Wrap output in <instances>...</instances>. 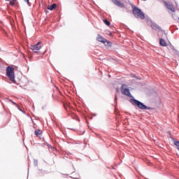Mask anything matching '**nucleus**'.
Returning <instances> with one entry per match:
<instances>
[{"instance_id": "f3484780", "label": "nucleus", "mask_w": 179, "mask_h": 179, "mask_svg": "<svg viewBox=\"0 0 179 179\" xmlns=\"http://www.w3.org/2000/svg\"><path fill=\"white\" fill-rule=\"evenodd\" d=\"M34 163L36 165H37V161L34 160Z\"/></svg>"}, {"instance_id": "ddd939ff", "label": "nucleus", "mask_w": 179, "mask_h": 179, "mask_svg": "<svg viewBox=\"0 0 179 179\" xmlns=\"http://www.w3.org/2000/svg\"><path fill=\"white\" fill-rule=\"evenodd\" d=\"M103 23H105V24H106V26H110V21H108L107 20H103Z\"/></svg>"}, {"instance_id": "20e7f679", "label": "nucleus", "mask_w": 179, "mask_h": 179, "mask_svg": "<svg viewBox=\"0 0 179 179\" xmlns=\"http://www.w3.org/2000/svg\"><path fill=\"white\" fill-rule=\"evenodd\" d=\"M127 87L125 85H122L121 87V92L122 94H124L125 96H128L129 97H131V92L129 91V89L124 88Z\"/></svg>"}, {"instance_id": "1a4fd4ad", "label": "nucleus", "mask_w": 179, "mask_h": 179, "mask_svg": "<svg viewBox=\"0 0 179 179\" xmlns=\"http://www.w3.org/2000/svg\"><path fill=\"white\" fill-rule=\"evenodd\" d=\"M159 44L162 45V47H167V43H166V41L164 39L161 38L159 40Z\"/></svg>"}, {"instance_id": "9b49d317", "label": "nucleus", "mask_w": 179, "mask_h": 179, "mask_svg": "<svg viewBox=\"0 0 179 179\" xmlns=\"http://www.w3.org/2000/svg\"><path fill=\"white\" fill-rule=\"evenodd\" d=\"M151 27L154 29H160V27H159V25H157L156 23H152L151 24Z\"/></svg>"}, {"instance_id": "412c9836", "label": "nucleus", "mask_w": 179, "mask_h": 179, "mask_svg": "<svg viewBox=\"0 0 179 179\" xmlns=\"http://www.w3.org/2000/svg\"><path fill=\"white\" fill-rule=\"evenodd\" d=\"M178 150H179V148H178Z\"/></svg>"}, {"instance_id": "f257e3e1", "label": "nucleus", "mask_w": 179, "mask_h": 179, "mask_svg": "<svg viewBox=\"0 0 179 179\" xmlns=\"http://www.w3.org/2000/svg\"><path fill=\"white\" fill-rule=\"evenodd\" d=\"M6 76L10 79L13 83H16V80H15V68L8 66L6 70Z\"/></svg>"}, {"instance_id": "0eeeda50", "label": "nucleus", "mask_w": 179, "mask_h": 179, "mask_svg": "<svg viewBox=\"0 0 179 179\" xmlns=\"http://www.w3.org/2000/svg\"><path fill=\"white\" fill-rule=\"evenodd\" d=\"M112 1L113 2V3H115V5L119 6V8H124V4H122L121 1L118 0H112Z\"/></svg>"}, {"instance_id": "2eb2a0df", "label": "nucleus", "mask_w": 179, "mask_h": 179, "mask_svg": "<svg viewBox=\"0 0 179 179\" xmlns=\"http://www.w3.org/2000/svg\"><path fill=\"white\" fill-rule=\"evenodd\" d=\"M174 145H175L176 146H177L178 148H179V141H174Z\"/></svg>"}, {"instance_id": "39448f33", "label": "nucleus", "mask_w": 179, "mask_h": 179, "mask_svg": "<svg viewBox=\"0 0 179 179\" xmlns=\"http://www.w3.org/2000/svg\"><path fill=\"white\" fill-rule=\"evenodd\" d=\"M40 44H41V43L38 42L36 45H31V50H32L34 52H38V50L41 48V45Z\"/></svg>"}, {"instance_id": "dca6fc26", "label": "nucleus", "mask_w": 179, "mask_h": 179, "mask_svg": "<svg viewBox=\"0 0 179 179\" xmlns=\"http://www.w3.org/2000/svg\"><path fill=\"white\" fill-rule=\"evenodd\" d=\"M24 2L27 3V5H29V6H30V3L29 2V0H24Z\"/></svg>"}, {"instance_id": "4be33fe9", "label": "nucleus", "mask_w": 179, "mask_h": 179, "mask_svg": "<svg viewBox=\"0 0 179 179\" xmlns=\"http://www.w3.org/2000/svg\"><path fill=\"white\" fill-rule=\"evenodd\" d=\"M143 1H146V0H143Z\"/></svg>"}, {"instance_id": "a211bd4d", "label": "nucleus", "mask_w": 179, "mask_h": 179, "mask_svg": "<svg viewBox=\"0 0 179 179\" xmlns=\"http://www.w3.org/2000/svg\"><path fill=\"white\" fill-rule=\"evenodd\" d=\"M13 104H14V106H16V103L13 101Z\"/></svg>"}, {"instance_id": "4468645a", "label": "nucleus", "mask_w": 179, "mask_h": 179, "mask_svg": "<svg viewBox=\"0 0 179 179\" xmlns=\"http://www.w3.org/2000/svg\"><path fill=\"white\" fill-rule=\"evenodd\" d=\"M16 3V0H12L10 2V5L11 6H13V5H15Z\"/></svg>"}, {"instance_id": "aec40b11", "label": "nucleus", "mask_w": 179, "mask_h": 179, "mask_svg": "<svg viewBox=\"0 0 179 179\" xmlns=\"http://www.w3.org/2000/svg\"><path fill=\"white\" fill-rule=\"evenodd\" d=\"M6 1H10V0H6Z\"/></svg>"}, {"instance_id": "f03ea898", "label": "nucleus", "mask_w": 179, "mask_h": 179, "mask_svg": "<svg viewBox=\"0 0 179 179\" xmlns=\"http://www.w3.org/2000/svg\"><path fill=\"white\" fill-rule=\"evenodd\" d=\"M130 102L131 103V104H133V106H136V107H138V108H140V110H152V109L149 106H146V105L143 104V103L136 99H131Z\"/></svg>"}, {"instance_id": "f8f14e48", "label": "nucleus", "mask_w": 179, "mask_h": 179, "mask_svg": "<svg viewBox=\"0 0 179 179\" xmlns=\"http://www.w3.org/2000/svg\"><path fill=\"white\" fill-rule=\"evenodd\" d=\"M35 135H36V136H38L39 135H41V130H36L35 131Z\"/></svg>"}, {"instance_id": "423d86ee", "label": "nucleus", "mask_w": 179, "mask_h": 179, "mask_svg": "<svg viewBox=\"0 0 179 179\" xmlns=\"http://www.w3.org/2000/svg\"><path fill=\"white\" fill-rule=\"evenodd\" d=\"M164 5L166 8L171 10V12H176V8H174V6L169 1H165Z\"/></svg>"}, {"instance_id": "6e6552de", "label": "nucleus", "mask_w": 179, "mask_h": 179, "mask_svg": "<svg viewBox=\"0 0 179 179\" xmlns=\"http://www.w3.org/2000/svg\"><path fill=\"white\" fill-rule=\"evenodd\" d=\"M97 41L101 42V43H103V44H106V43H107V40H106L104 38H103L100 35H98Z\"/></svg>"}, {"instance_id": "7ed1b4c3", "label": "nucleus", "mask_w": 179, "mask_h": 179, "mask_svg": "<svg viewBox=\"0 0 179 179\" xmlns=\"http://www.w3.org/2000/svg\"><path fill=\"white\" fill-rule=\"evenodd\" d=\"M133 13L135 17H137L138 19H141L142 20L145 19V14L142 12L141 9H139L137 7L134 8Z\"/></svg>"}, {"instance_id": "6ab92c4d", "label": "nucleus", "mask_w": 179, "mask_h": 179, "mask_svg": "<svg viewBox=\"0 0 179 179\" xmlns=\"http://www.w3.org/2000/svg\"><path fill=\"white\" fill-rule=\"evenodd\" d=\"M134 76V78H136L137 79H138V78L136 77V76Z\"/></svg>"}, {"instance_id": "9d476101", "label": "nucleus", "mask_w": 179, "mask_h": 179, "mask_svg": "<svg viewBox=\"0 0 179 179\" xmlns=\"http://www.w3.org/2000/svg\"><path fill=\"white\" fill-rule=\"evenodd\" d=\"M55 8H57V4H55V3H53L51 6H48V9L49 10H54V9H55Z\"/></svg>"}]
</instances>
